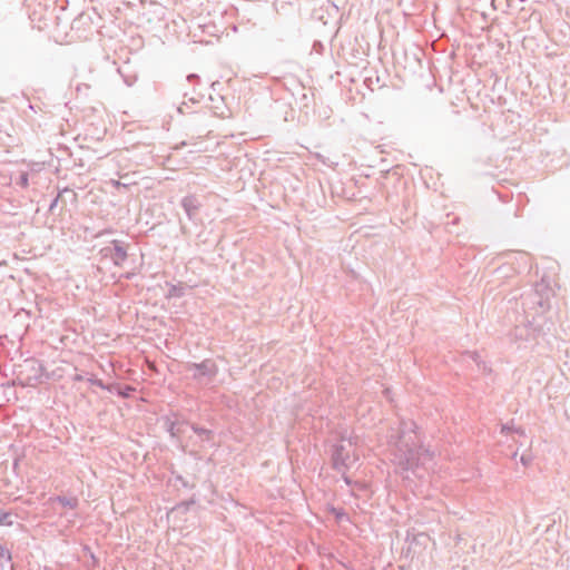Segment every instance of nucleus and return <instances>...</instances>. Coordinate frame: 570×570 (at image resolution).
I'll return each mask as SVG.
<instances>
[{"instance_id": "7", "label": "nucleus", "mask_w": 570, "mask_h": 570, "mask_svg": "<svg viewBox=\"0 0 570 570\" xmlns=\"http://www.w3.org/2000/svg\"><path fill=\"white\" fill-rule=\"evenodd\" d=\"M11 561L10 550L2 543H0V563L1 566H9Z\"/></svg>"}, {"instance_id": "21", "label": "nucleus", "mask_w": 570, "mask_h": 570, "mask_svg": "<svg viewBox=\"0 0 570 570\" xmlns=\"http://www.w3.org/2000/svg\"><path fill=\"white\" fill-rule=\"evenodd\" d=\"M472 358H473L474 362H476L479 364V362H478V354L476 353L472 354Z\"/></svg>"}, {"instance_id": "24", "label": "nucleus", "mask_w": 570, "mask_h": 570, "mask_svg": "<svg viewBox=\"0 0 570 570\" xmlns=\"http://www.w3.org/2000/svg\"><path fill=\"white\" fill-rule=\"evenodd\" d=\"M344 480H345L346 483H350V480H348L347 476H344Z\"/></svg>"}, {"instance_id": "14", "label": "nucleus", "mask_w": 570, "mask_h": 570, "mask_svg": "<svg viewBox=\"0 0 570 570\" xmlns=\"http://www.w3.org/2000/svg\"><path fill=\"white\" fill-rule=\"evenodd\" d=\"M27 183H28V177H27V174H21L20 177H19V181L18 184L22 187H26L27 186Z\"/></svg>"}, {"instance_id": "1", "label": "nucleus", "mask_w": 570, "mask_h": 570, "mask_svg": "<svg viewBox=\"0 0 570 570\" xmlns=\"http://www.w3.org/2000/svg\"><path fill=\"white\" fill-rule=\"evenodd\" d=\"M416 428L413 421H400L397 428L389 430L386 443L397 471L402 474L412 472L422 479L431 468L434 453L420 444Z\"/></svg>"}, {"instance_id": "2", "label": "nucleus", "mask_w": 570, "mask_h": 570, "mask_svg": "<svg viewBox=\"0 0 570 570\" xmlns=\"http://www.w3.org/2000/svg\"><path fill=\"white\" fill-rule=\"evenodd\" d=\"M187 370L194 372V380L205 383L212 382L218 373L216 363L209 358H206L200 363H189L187 365Z\"/></svg>"}, {"instance_id": "11", "label": "nucleus", "mask_w": 570, "mask_h": 570, "mask_svg": "<svg viewBox=\"0 0 570 570\" xmlns=\"http://www.w3.org/2000/svg\"><path fill=\"white\" fill-rule=\"evenodd\" d=\"M513 335L517 340H528V328L515 326Z\"/></svg>"}, {"instance_id": "25", "label": "nucleus", "mask_w": 570, "mask_h": 570, "mask_svg": "<svg viewBox=\"0 0 570 570\" xmlns=\"http://www.w3.org/2000/svg\"><path fill=\"white\" fill-rule=\"evenodd\" d=\"M56 203H57V198H56V199H53V203L51 204V206H50V207H52Z\"/></svg>"}, {"instance_id": "18", "label": "nucleus", "mask_w": 570, "mask_h": 570, "mask_svg": "<svg viewBox=\"0 0 570 570\" xmlns=\"http://www.w3.org/2000/svg\"><path fill=\"white\" fill-rule=\"evenodd\" d=\"M110 183L114 187H117V188L120 186H126L125 184H121L119 180H115V179H112Z\"/></svg>"}, {"instance_id": "6", "label": "nucleus", "mask_w": 570, "mask_h": 570, "mask_svg": "<svg viewBox=\"0 0 570 570\" xmlns=\"http://www.w3.org/2000/svg\"><path fill=\"white\" fill-rule=\"evenodd\" d=\"M181 207L185 210L187 217L194 220L198 216V212L202 207V203L195 195L185 196L181 202Z\"/></svg>"}, {"instance_id": "23", "label": "nucleus", "mask_w": 570, "mask_h": 570, "mask_svg": "<svg viewBox=\"0 0 570 570\" xmlns=\"http://www.w3.org/2000/svg\"><path fill=\"white\" fill-rule=\"evenodd\" d=\"M189 100H190L193 104L197 102V100H196L195 98H193V97H191Z\"/></svg>"}, {"instance_id": "8", "label": "nucleus", "mask_w": 570, "mask_h": 570, "mask_svg": "<svg viewBox=\"0 0 570 570\" xmlns=\"http://www.w3.org/2000/svg\"><path fill=\"white\" fill-rule=\"evenodd\" d=\"M184 287L178 285H170L167 296L168 297H181L184 295Z\"/></svg>"}, {"instance_id": "9", "label": "nucleus", "mask_w": 570, "mask_h": 570, "mask_svg": "<svg viewBox=\"0 0 570 570\" xmlns=\"http://www.w3.org/2000/svg\"><path fill=\"white\" fill-rule=\"evenodd\" d=\"M12 524V514L7 511H0V525Z\"/></svg>"}, {"instance_id": "20", "label": "nucleus", "mask_w": 570, "mask_h": 570, "mask_svg": "<svg viewBox=\"0 0 570 570\" xmlns=\"http://www.w3.org/2000/svg\"><path fill=\"white\" fill-rule=\"evenodd\" d=\"M95 384H96V385H98V386H99V387H101V389H106V386L104 385L102 381H100V380H97V381L95 382Z\"/></svg>"}, {"instance_id": "5", "label": "nucleus", "mask_w": 570, "mask_h": 570, "mask_svg": "<svg viewBox=\"0 0 570 570\" xmlns=\"http://www.w3.org/2000/svg\"><path fill=\"white\" fill-rule=\"evenodd\" d=\"M53 510L62 514L67 510H73L78 507V499L76 497L58 495L49 499Z\"/></svg>"}, {"instance_id": "22", "label": "nucleus", "mask_w": 570, "mask_h": 570, "mask_svg": "<svg viewBox=\"0 0 570 570\" xmlns=\"http://www.w3.org/2000/svg\"><path fill=\"white\" fill-rule=\"evenodd\" d=\"M343 515H344V513H343V512H337V513H336V518H337V519H341Z\"/></svg>"}, {"instance_id": "13", "label": "nucleus", "mask_w": 570, "mask_h": 570, "mask_svg": "<svg viewBox=\"0 0 570 570\" xmlns=\"http://www.w3.org/2000/svg\"><path fill=\"white\" fill-rule=\"evenodd\" d=\"M510 431H512V429H511L510 426H508V425H502V429H501V432H502V433H504V434H505V433H509ZM513 432H515V433H518V434H520V435H524V431H523L522 429H520V428H518V429H513Z\"/></svg>"}, {"instance_id": "19", "label": "nucleus", "mask_w": 570, "mask_h": 570, "mask_svg": "<svg viewBox=\"0 0 570 570\" xmlns=\"http://www.w3.org/2000/svg\"><path fill=\"white\" fill-rule=\"evenodd\" d=\"M185 107H187V104L184 101L179 107H178V111L180 114H185Z\"/></svg>"}, {"instance_id": "16", "label": "nucleus", "mask_w": 570, "mask_h": 570, "mask_svg": "<svg viewBox=\"0 0 570 570\" xmlns=\"http://www.w3.org/2000/svg\"><path fill=\"white\" fill-rule=\"evenodd\" d=\"M521 462H522L523 465H529L530 462H531V458L529 455L523 454L521 456Z\"/></svg>"}, {"instance_id": "10", "label": "nucleus", "mask_w": 570, "mask_h": 570, "mask_svg": "<svg viewBox=\"0 0 570 570\" xmlns=\"http://www.w3.org/2000/svg\"><path fill=\"white\" fill-rule=\"evenodd\" d=\"M191 429H193V431H194L196 434H198L199 436H205L206 439H209V438H210V435H212V431H210V430H207V429H205V428H200V426H198V425H196V424H193V425H191Z\"/></svg>"}, {"instance_id": "17", "label": "nucleus", "mask_w": 570, "mask_h": 570, "mask_svg": "<svg viewBox=\"0 0 570 570\" xmlns=\"http://www.w3.org/2000/svg\"><path fill=\"white\" fill-rule=\"evenodd\" d=\"M134 391V389L131 386H126V391H124V393H119L120 395H122L124 397H128L129 396V392Z\"/></svg>"}, {"instance_id": "3", "label": "nucleus", "mask_w": 570, "mask_h": 570, "mask_svg": "<svg viewBox=\"0 0 570 570\" xmlns=\"http://www.w3.org/2000/svg\"><path fill=\"white\" fill-rule=\"evenodd\" d=\"M345 441L342 440L338 444H335L333 446L332 451V461H333V468L344 473L345 470H347L352 464L351 459V451L350 448L352 446L351 440H348L347 445L344 443Z\"/></svg>"}, {"instance_id": "12", "label": "nucleus", "mask_w": 570, "mask_h": 570, "mask_svg": "<svg viewBox=\"0 0 570 570\" xmlns=\"http://www.w3.org/2000/svg\"><path fill=\"white\" fill-rule=\"evenodd\" d=\"M167 431H168V432H169V434H170L171 436H174V438H175V436H178V435H179V433H180L179 429L177 428L176 422H170V423H169V425H168Z\"/></svg>"}, {"instance_id": "15", "label": "nucleus", "mask_w": 570, "mask_h": 570, "mask_svg": "<svg viewBox=\"0 0 570 570\" xmlns=\"http://www.w3.org/2000/svg\"><path fill=\"white\" fill-rule=\"evenodd\" d=\"M187 80H188L189 82H199V80H200V79H199V76H198V75H196V73H190V75H188V76H187Z\"/></svg>"}, {"instance_id": "4", "label": "nucleus", "mask_w": 570, "mask_h": 570, "mask_svg": "<svg viewBox=\"0 0 570 570\" xmlns=\"http://www.w3.org/2000/svg\"><path fill=\"white\" fill-rule=\"evenodd\" d=\"M111 245L104 247L101 254L105 257H109L116 266H121L128 256L125 244L121 240L115 239L111 242Z\"/></svg>"}]
</instances>
